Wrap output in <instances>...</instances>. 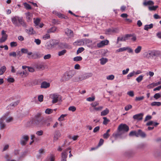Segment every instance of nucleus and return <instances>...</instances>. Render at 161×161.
<instances>
[{
    "label": "nucleus",
    "mask_w": 161,
    "mask_h": 161,
    "mask_svg": "<svg viewBox=\"0 0 161 161\" xmlns=\"http://www.w3.org/2000/svg\"><path fill=\"white\" fill-rule=\"evenodd\" d=\"M42 120L43 117L41 116V114L38 113L33 118L32 122L33 124L40 126L42 125Z\"/></svg>",
    "instance_id": "obj_1"
},
{
    "label": "nucleus",
    "mask_w": 161,
    "mask_h": 161,
    "mask_svg": "<svg viewBox=\"0 0 161 161\" xmlns=\"http://www.w3.org/2000/svg\"><path fill=\"white\" fill-rule=\"evenodd\" d=\"M129 130V127L125 124H120L118 128V130L122 132H127Z\"/></svg>",
    "instance_id": "obj_2"
},
{
    "label": "nucleus",
    "mask_w": 161,
    "mask_h": 161,
    "mask_svg": "<svg viewBox=\"0 0 161 161\" xmlns=\"http://www.w3.org/2000/svg\"><path fill=\"white\" fill-rule=\"evenodd\" d=\"M75 74V70H72L68 71H66L64 74V75L66 80H69L72 78Z\"/></svg>",
    "instance_id": "obj_3"
},
{
    "label": "nucleus",
    "mask_w": 161,
    "mask_h": 161,
    "mask_svg": "<svg viewBox=\"0 0 161 161\" xmlns=\"http://www.w3.org/2000/svg\"><path fill=\"white\" fill-rule=\"evenodd\" d=\"M50 97L52 99V103H54L57 102L59 100V96L56 94H52L50 95Z\"/></svg>",
    "instance_id": "obj_4"
},
{
    "label": "nucleus",
    "mask_w": 161,
    "mask_h": 161,
    "mask_svg": "<svg viewBox=\"0 0 161 161\" xmlns=\"http://www.w3.org/2000/svg\"><path fill=\"white\" fill-rule=\"evenodd\" d=\"M1 34L2 36L0 39V42L3 43L5 42L7 39L8 35L6 34V31H5L4 30H3L2 31Z\"/></svg>",
    "instance_id": "obj_5"
},
{
    "label": "nucleus",
    "mask_w": 161,
    "mask_h": 161,
    "mask_svg": "<svg viewBox=\"0 0 161 161\" xmlns=\"http://www.w3.org/2000/svg\"><path fill=\"white\" fill-rule=\"evenodd\" d=\"M20 19V17L15 16L11 18V21L12 23L15 26H18L19 24L18 21L19 23V20Z\"/></svg>",
    "instance_id": "obj_6"
},
{
    "label": "nucleus",
    "mask_w": 161,
    "mask_h": 161,
    "mask_svg": "<svg viewBox=\"0 0 161 161\" xmlns=\"http://www.w3.org/2000/svg\"><path fill=\"white\" fill-rule=\"evenodd\" d=\"M70 149V148H68L62 153L61 161H66V158L68 155V151Z\"/></svg>",
    "instance_id": "obj_7"
},
{
    "label": "nucleus",
    "mask_w": 161,
    "mask_h": 161,
    "mask_svg": "<svg viewBox=\"0 0 161 161\" xmlns=\"http://www.w3.org/2000/svg\"><path fill=\"white\" fill-rule=\"evenodd\" d=\"M6 119V116H3L0 119V129L3 130L4 129L6 125L4 121Z\"/></svg>",
    "instance_id": "obj_8"
},
{
    "label": "nucleus",
    "mask_w": 161,
    "mask_h": 161,
    "mask_svg": "<svg viewBox=\"0 0 161 161\" xmlns=\"http://www.w3.org/2000/svg\"><path fill=\"white\" fill-rule=\"evenodd\" d=\"M17 75H19L23 78L25 77L28 75L29 72L26 70H24L23 72L18 71L17 73Z\"/></svg>",
    "instance_id": "obj_9"
},
{
    "label": "nucleus",
    "mask_w": 161,
    "mask_h": 161,
    "mask_svg": "<svg viewBox=\"0 0 161 161\" xmlns=\"http://www.w3.org/2000/svg\"><path fill=\"white\" fill-rule=\"evenodd\" d=\"M61 134L60 132L58 131H56L54 135L53 141H56L60 137Z\"/></svg>",
    "instance_id": "obj_10"
},
{
    "label": "nucleus",
    "mask_w": 161,
    "mask_h": 161,
    "mask_svg": "<svg viewBox=\"0 0 161 161\" xmlns=\"http://www.w3.org/2000/svg\"><path fill=\"white\" fill-rule=\"evenodd\" d=\"M143 115V114L142 113L136 114L133 116V118L135 119L139 120H141L142 119Z\"/></svg>",
    "instance_id": "obj_11"
},
{
    "label": "nucleus",
    "mask_w": 161,
    "mask_h": 161,
    "mask_svg": "<svg viewBox=\"0 0 161 161\" xmlns=\"http://www.w3.org/2000/svg\"><path fill=\"white\" fill-rule=\"evenodd\" d=\"M25 14L26 16L27 21V22H30L31 21L32 18V14L29 12L26 13Z\"/></svg>",
    "instance_id": "obj_12"
},
{
    "label": "nucleus",
    "mask_w": 161,
    "mask_h": 161,
    "mask_svg": "<svg viewBox=\"0 0 161 161\" xmlns=\"http://www.w3.org/2000/svg\"><path fill=\"white\" fill-rule=\"evenodd\" d=\"M50 86L49 83L47 82L46 81H43L41 83V87L43 88H47L49 87Z\"/></svg>",
    "instance_id": "obj_13"
},
{
    "label": "nucleus",
    "mask_w": 161,
    "mask_h": 161,
    "mask_svg": "<svg viewBox=\"0 0 161 161\" xmlns=\"http://www.w3.org/2000/svg\"><path fill=\"white\" fill-rule=\"evenodd\" d=\"M65 33L66 35L68 36H69L71 37H74L73 31L69 28L66 29Z\"/></svg>",
    "instance_id": "obj_14"
},
{
    "label": "nucleus",
    "mask_w": 161,
    "mask_h": 161,
    "mask_svg": "<svg viewBox=\"0 0 161 161\" xmlns=\"http://www.w3.org/2000/svg\"><path fill=\"white\" fill-rule=\"evenodd\" d=\"M121 133L120 131L118 130L117 133L113 134L112 137H113L115 140H116L121 137Z\"/></svg>",
    "instance_id": "obj_15"
},
{
    "label": "nucleus",
    "mask_w": 161,
    "mask_h": 161,
    "mask_svg": "<svg viewBox=\"0 0 161 161\" xmlns=\"http://www.w3.org/2000/svg\"><path fill=\"white\" fill-rule=\"evenodd\" d=\"M92 74L91 73H85L82 76V78L83 80H86V79L91 77Z\"/></svg>",
    "instance_id": "obj_16"
},
{
    "label": "nucleus",
    "mask_w": 161,
    "mask_h": 161,
    "mask_svg": "<svg viewBox=\"0 0 161 161\" xmlns=\"http://www.w3.org/2000/svg\"><path fill=\"white\" fill-rule=\"evenodd\" d=\"M19 23L24 28L27 27V25L26 24V23L23 19V18L22 17H20V19L19 20Z\"/></svg>",
    "instance_id": "obj_17"
},
{
    "label": "nucleus",
    "mask_w": 161,
    "mask_h": 161,
    "mask_svg": "<svg viewBox=\"0 0 161 161\" xmlns=\"http://www.w3.org/2000/svg\"><path fill=\"white\" fill-rule=\"evenodd\" d=\"M21 51L22 54H27L28 56L31 55L32 54V53L31 52H28V49L26 48H21Z\"/></svg>",
    "instance_id": "obj_18"
},
{
    "label": "nucleus",
    "mask_w": 161,
    "mask_h": 161,
    "mask_svg": "<svg viewBox=\"0 0 161 161\" xmlns=\"http://www.w3.org/2000/svg\"><path fill=\"white\" fill-rule=\"evenodd\" d=\"M138 137L140 136L142 138H144L146 136L145 133L142 131L141 130H139L137 132Z\"/></svg>",
    "instance_id": "obj_19"
},
{
    "label": "nucleus",
    "mask_w": 161,
    "mask_h": 161,
    "mask_svg": "<svg viewBox=\"0 0 161 161\" xmlns=\"http://www.w3.org/2000/svg\"><path fill=\"white\" fill-rule=\"evenodd\" d=\"M154 4V2L152 0H149L147 1H145L143 3V4L144 6L148 5H153Z\"/></svg>",
    "instance_id": "obj_20"
},
{
    "label": "nucleus",
    "mask_w": 161,
    "mask_h": 161,
    "mask_svg": "<svg viewBox=\"0 0 161 161\" xmlns=\"http://www.w3.org/2000/svg\"><path fill=\"white\" fill-rule=\"evenodd\" d=\"M45 151L43 149H41L39 150V154L37 155V158L39 159L40 158L42 155L44 153Z\"/></svg>",
    "instance_id": "obj_21"
},
{
    "label": "nucleus",
    "mask_w": 161,
    "mask_h": 161,
    "mask_svg": "<svg viewBox=\"0 0 161 161\" xmlns=\"http://www.w3.org/2000/svg\"><path fill=\"white\" fill-rule=\"evenodd\" d=\"M74 43L76 45L78 46H82L84 45L83 41V39L81 40H77V41L74 42Z\"/></svg>",
    "instance_id": "obj_22"
},
{
    "label": "nucleus",
    "mask_w": 161,
    "mask_h": 161,
    "mask_svg": "<svg viewBox=\"0 0 161 161\" xmlns=\"http://www.w3.org/2000/svg\"><path fill=\"white\" fill-rule=\"evenodd\" d=\"M160 84H161V82L160 81L156 83H153L148 85L147 87L148 88H151L155 86H157L158 85Z\"/></svg>",
    "instance_id": "obj_23"
},
{
    "label": "nucleus",
    "mask_w": 161,
    "mask_h": 161,
    "mask_svg": "<svg viewBox=\"0 0 161 161\" xmlns=\"http://www.w3.org/2000/svg\"><path fill=\"white\" fill-rule=\"evenodd\" d=\"M83 41L84 44H90L92 42V41L89 39H83Z\"/></svg>",
    "instance_id": "obj_24"
},
{
    "label": "nucleus",
    "mask_w": 161,
    "mask_h": 161,
    "mask_svg": "<svg viewBox=\"0 0 161 161\" xmlns=\"http://www.w3.org/2000/svg\"><path fill=\"white\" fill-rule=\"evenodd\" d=\"M53 48H54L55 46L58 45L59 43V42L58 40H53L52 41L50 42Z\"/></svg>",
    "instance_id": "obj_25"
},
{
    "label": "nucleus",
    "mask_w": 161,
    "mask_h": 161,
    "mask_svg": "<svg viewBox=\"0 0 161 161\" xmlns=\"http://www.w3.org/2000/svg\"><path fill=\"white\" fill-rule=\"evenodd\" d=\"M37 68L39 69H42L44 68V64L43 63H39L36 65Z\"/></svg>",
    "instance_id": "obj_26"
},
{
    "label": "nucleus",
    "mask_w": 161,
    "mask_h": 161,
    "mask_svg": "<svg viewBox=\"0 0 161 161\" xmlns=\"http://www.w3.org/2000/svg\"><path fill=\"white\" fill-rule=\"evenodd\" d=\"M57 30V27L55 26H53L47 30V33H48L54 32L56 31Z\"/></svg>",
    "instance_id": "obj_27"
},
{
    "label": "nucleus",
    "mask_w": 161,
    "mask_h": 161,
    "mask_svg": "<svg viewBox=\"0 0 161 161\" xmlns=\"http://www.w3.org/2000/svg\"><path fill=\"white\" fill-rule=\"evenodd\" d=\"M153 27V24H151L150 25H147L144 26V29L146 31H148L149 29L152 28Z\"/></svg>",
    "instance_id": "obj_28"
},
{
    "label": "nucleus",
    "mask_w": 161,
    "mask_h": 161,
    "mask_svg": "<svg viewBox=\"0 0 161 161\" xmlns=\"http://www.w3.org/2000/svg\"><path fill=\"white\" fill-rule=\"evenodd\" d=\"M109 112V109L106 108V109L101 112V115L102 116L107 115Z\"/></svg>",
    "instance_id": "obj_29"
},
{
    "label": "nucleus",
    "mask_w": 161,
    "mask_h": 161,
    "mask_svg": "<svg viewBox=\"0 0 161 161\" xmlns=\"http://www.w3.org/2000/svg\"><path fill=\"white\" fill-rule=\"evenodd\" d=\"M100 64L102 65H104L107 62L108 59L106 58H102L100 59Z\"/></svg>",
    "instance_id": "obj_30"
},
{
    "label": "nucleus",
    "mask_w": 161,
    "mask_h": 161,
    "mask_svg": "<svg viewBox=\"0 0 161 161\" xmlns=\"http://www.w3.org/2000/svg\"><path fill=\"white\" fill-rule=\"evenodd\" d=\"M132 35L131 34H127L125 35L123 37L124 41H126V40L130 39V37Z\"/></svg>",
    "instance_id": "obj_31"
},
{
    "label": "nucleus",
    "mask_w": 161,
    "mask_h": 161,
    "mask_svg": "<svg viewBox=\"0 0 161 161\" xmlns=\"http://www.w3.org/2000/svg\"><path fill=\"white\" fill-rule=\"evenodd\" d=\"M114 31H115L114 29L109 28L106 30L105 34H106L110 35L114 32Z\"/></svg>",
    "instance_id": "obj_32"
},
{
    "label": "nucleus",
    "mask_w": 161,
    "mask_h": 161,
    "mask_svg": "<svg viewBox=\"0 0 161 161\" xmlns=\"http://www.w3.org/2000/svg\"><path fill=\"white\" fill-rule=\"evenodd\" d=\"M6 69V67L5 66H2L0 69V75H3Z\"/></svg>",
    "instance_id": "obj_33"
},
{
    "label": "nucleus",
    "mask_w": 161,
    "mask_h": 161,
    "mask_svg": "<svg viewBox=\"0 0 161 161\" xmlns=\"http://www.w3.org/2000/svg\"><path fill=\"white\" fill-rule=\"evenodd\" d=\"M26 32L29 35H32L34 33L33 32V29L32 27L30 28L28 30H26Z\"/></svg>",
    "instance_id": "obj_34"
},
{
    "label": "nucleus",
    "mask_w": 161,
    "mask_h": 161,
    "mask_svg": "<svg viewBox=\"0 0 161 161\" xmlns=\"http://www.w3.org/2000/svg\"><path fill=\"white\" fill-rule=\"evenodd\" d=\"M55 157L54 155L51 154L50 157L47 158L45 161H54Z\"/></svg>",
    "instance_id": "obj_35"
},
{
    "label": "nucleus",
    "mask_w": 161,
    "mask_h": 161,
    "mask_svg": "<svg viewBox=\"0 0 161 161\" xmlns=\"http://www.w3.org/2000/svg\"><path fill=\"white\" fill-rule=\"evenodd\" d=\"M161 105V103L159 102H153L151 103L152 106H159Z\"/></svg>",
    "instance_id": "obj_36"
},
{
    "label": "nucleus",
    "mask_w": 161,
    "mask_h": 161,
    "mask_svg": "<svg viewBox=\"0 0 161 161\" xmlns=\"http://www.w3.org/2000/svg\"><path fill=\"white\" fill-rule=\"evenodd\" d=\"M46 47L47 49L49 50L53 48L50 42L47 43Z\"/></svg>",
    "instance_id": "obj_37"
},
{
    "label": "nucleus",
    "mask_w": 161,
    "mask_h": 161,
    "mask_svg": "<svg viewBox=\"0 0 161 161\" xmlns=\"http://www.w3.org/2000/svg\"><path fill=\"white\" fill-rule=\"evenodd\" d=\"M142 47L141 46H138L135 49V52L136 53H139L141 51Z\"/></svg>",
    "instance_id": "obj_38"
},
{
    "label": "nucleus",
    "mask_w": 161,
    "mask_h": 161,
    "mask_svg": "<svg viewBox=\"0 0 161 161\" xmlns=\"http://www.w3.org/2000/svg\"><path fill=\"white\" fill-rule=\"evenodd\" d=\"M103 119L104 120L103 122V124L104 125H107L110 121V120L106 117H103Z\"/></svg>",
    "instance_id": "obj_39"
},
{
    "label": "nucleus",
    "mask_w": 161,
    "mask_h": 161,
    "mask_svg": "<svg viewBox=\"0 0 161 161\" xmlns=\"http://www.w3.org/2000/svg\"><path fill=\"white\" fill-rule=\"evenodd\" d=\"M129 135L130 136H135L136 137H138L137 132L135 131H131Z\"/></svg>",
    "instance_id": "obj_40"
},
{
    "label": "nucleus",
    "mask_w": 161,
    "mask_h": 161,
    "mask_svg": "<svg viewBox=\"0 0 161 161\" xmlns=\"http://www.w3.org/2000/svg\"><path fill=\"white\" fill-rule=\"evenodd\" d=\"M51 22L53 24L55 25H58L60 24V21L55 19H52Z\"/></svg>",
    "instance_id": "obj_41"
},
{
    "label": "nucleus",
    "mask_w": 161,
    "mask_h": 161,
    "mask_svg": "<svg viewBox=\"0 0 161 161\" xmlns=\"http://www.w3.org/2000/svg\"><path fill=\"white\" fill-rule=\"evenodd\" d=\"M66 50L64 49L61 51H59L58 52V55L59 56H61L64 55L66 53Z\"/></svg>",
    "instance_id": "obj_42"
},
{
    "label": "nucleus",
    "mask_w": 161,
    "mask_h": 161,
    "mask_svg": "<svg viewBox=\"0 0 161 161\" xmlns=\"http://www.w3.org/2000/svg\"><path fill=\"white\" fill-rule=\"evenodd\" d=\"M82 59L81 56H77L73 58V60L75 61H81Z\"/></svg>",
    "instance_id": "obj_43"
},
{
    "label": "nucleus",
    "mask_w": 161,
    "mask_h": 161,
    "mask_svg": "<svg viewBox=\"0 0 161 161\" xmlns=\"http://www.w3.org/2000/svg\"><path fill=\"white\" fill-rule=\"evenodd\" d=\"M158 7V6H149L148 7V9L150 11H155L156 9Z\"/></svg>",
    "instance_id": "obj_44"
},
{
    "label": "nucleus",
    "mask_w": 161,
    "mask_h": 161,
    "mask_svg": "<svg viewBox=\"0 0 161 161\" xmlns=\"http://www.w3.org/2000/svg\"><path fill=\"white\" fill-rule=\"evenodd\" d=\"M24 5L25 8L27 9H31V8L30 5L26 3H24Z\"/></svg>",
    "instance_id": "obj_45"
},
{
    "label": "nucleus",
    "mask_w": 161,
    "mask_h": 161,
    "mask_svg": "<svg viewBox=\"0 0 161 161\" xmlns=\"http://www.w3.org/2000/svg\"><path fill=\"white\" fill-rule=\"evenodd\" d=\"M19 102V101H17L14 103H12L8 106V107H10L11 106H13L14 107L17 105Z\"/></svg>",
    "instance_id": "obj_46"
},
{
    "label": "nucleus",
    "mask_w": 161,
    "mask_h": 161,
    "mask_svg": "<svg viewBox=\"0 0 161 161\" xmlns=\"http://www.w3.org/2000/svg\"><path fill=\"white\" fill-rule=\"evenodd\" d=\"M148 54L152 57L155 56V50L149 51L148 52Z\"/></svg>",
    "instance_id": "obj_47"
},
{
    "label": "nucleus",
    "mask_w": 161,
    "mask_h": 161,
    "mask_svg": "<svg viewBox=\"0 0 161 161\" xmlns=\"http://www.w3.org/2000/svg\"><path fill=\"white\" fill-rule=\"evenodd\" d=\"M50 36L48 34H46L42 36V38L44 40H46L47 39H50Z\"/></svg>",
    "instance_id": "obj_48"
},
{
    "label": "nucleus",
    "mask_w": 161,
    "mask_h": 161,
    "mask_svg": "<svg viewBox=\"0 0 161 161\" xmlns=\"http://www.w3.org/2000/svg\"><path fill=\"white\" fill-rule=\"evenodd\" d=\"M127 50V48H126V47H123L119 48L118 49H117L116 51V52H123Z\"/></svg>",
    "instance_id": "obj_49"
},
{
    "label": "nucleus",
    "mask_w": 161,
    "mask_h": 161,
    "mask_svg": "<svg viewBox=\"0 0 161 161\" xmlns=\"http://www.w3.org/2000/svg\"><path fill=\"white\" fill-rule=\"evenodd\" d=\"M101 42L104 46L105 45H107L109 43V41L108 40H106L102 41Z\"/></svg>",
    "instance_id": "obj_50"
},
{
    "label": "nucleus",
    "mask_w": 161,
    "mask_h": 161,
    "mask_svg": "<svg viewBox=\"0 0 161 161\" xmlns=\"http://www.w3.org/2000/svg\"><path fill=\"white\" fill-rule=\"evenodd\" d=\"M53 110L49 108H47L45 111V113L46 114H50L52 113Z\"/></svg>",
    "instance_id": "obj_51"
},
{
    "label": "nucleus",
    "mask_w": 161,
    "mask_h": 161,
    "mask_svg": "<svg viewBox=\"0 0 161 161\" xmlns=\"http://www.w3.org/2000/svg\"><path fill=\"white\" fill-rule=\"evenodd\" d=\"M68 109L69 111H72V112H74L76 110V108L74 106H70L69 108Z\"/></svg>",
    "instance_id": "obj_52"
},
{
    "label": "nucleus",
    "mask_w": 161,
    "mask_h": 161,
    "mask_svg": "<svg viewBox=\"0 0 161 161\" xmlns=\"http://www.w3.org/2000/svg\"><path fill=\"white\" fill-rule=\"evenodd\" d=\"M95 99V97L92 96V97H89L86 98V100L89 102H92L94 101Z\"/></svg>",
    "instance_id": "obj_53"
},
{
    "label": "nucleus",
    "mask_w": 161,
    "mask_h": 161,
    "mask_svg": "<svg viewBox=\"0 0 161 161\" xmlns=\"http://www.w3.org/2000/svg\"><path fill=\"white\" fill-rule=\"evenodd\" d=\"M21 139L27 142L29 140V137L27 135H24L22 136Z\"/></svg>",
    "instance_id": "obj_54"
},
{
    "label": "nucleus",
    "mask_w": 161,
    "mask_h": 161,
    "mask_svg": "<svg viewBox=\"0 0 161 161\" xmlns=\"http://www.w3.org/2000/svg\"><path fill=\"white\" fill-rule=\"evenodd\" d=\"M99 103L98 102H95L91 104V105L94 108L96 107V106L98 105Z\"/></svg>",
    "instance_id": "obj_55"
},
{
    "label": "nucleus",
    "mask_w": 161,
    "mask_h": 161,
    "mask_svg": "<svg viewBox=\"0 0 161 161\" xmlns=\"http://www.w3.org/2000/svg\"><path fill=\"white\" fill-rule=\"evenodd\" d=\"M84 50V48L83 47L79 48L77 51V54L80 53Z\"/></svg>",
    "instance_id": "obj_56"
},
{
    "label": "nucleus",
    "mask_w": 161,
    "mask_h": 161,
    "mask_svg": "<svg viewBox=\"0 0 161 161\" xmlns=\"http://www.w3.org/2000/svg\"><path fill=\"white\" fill-rule=\"evenodd\" d=\"M144 97L143 96H142L139 97H136L135 100L136 101H140L144 99Z\"/></svg>",
    "instance_id": "obj_57"
},
{
    "label": "nucleus",
    "mask_w": 161,
    "mask_h": 161,
    "mask_svg": "<svg viewBox=\"0 0 161 161\" xmlns=\"http://www.w3.org/2000/svg\"><path fill=\"white\" fill-rule=\"evenodd\" d=\"M161 55V52L158 50H155V56H158Z\"/></svg>",
    "instance_id": "obj_58"
},
{
    "label": "nucleus",
    "mask_w": 161,
    "mask_h": 161,
    "mask_svg": "<svg viewBox=\"0 0 161 161\" xmlns=\"http://www.w3.org/2000/svg\"><path fill=\"white\" fill-rule=\"evenodd\" d=\"M114 78V76L113 75H110L107 77V79L108 80H113Z\"/></svg>",
    "instance_id": "obj_59"
},
{
    "label": "nucleus",
    "mask_w": 161,
    "mask_h": 161,
    "mask_svg": "<svg viewBox=\"0 0 161 161\" xmlns=\"http://www.w3.org/2000/svg\"><path fill=\"white\" fill-rule=\"evenodd\" d=\"M51 57V55L50 54H47V55H45L44 56V59H50Z\"/></svg>",
    "instance_id": "obj_60"
},
{
    "label": "nucleus",
    "mask_w": 161,
    "mask_h": 161,
    "mask_svg": "<svg viewBox=\"0 0 161 161\" xmlns=\"http://www.w3.org/2000/svg\"><path fill=\"white\" fill-rule=\"evenodd\" d=\"M40 20V19L39 18H37L35 21H34V23L36 25H38V24H39Z\"/></svg>",
    "instance_id": "obj_61"
},
{
    "label": "nucleus",
    "mask_w": 161,
    "mask_h": 161,
    "mask_svg": "<svg viewBox=\"0 0 161 161\" xmlns=\"http://www.w3.org/2000/svg\"><path fill=\"white\" fill-rule=\"evenodd\" d=\"M34 42L37 45H39L41 43V41L38 39H35L34 40Z\"/></svg>",
    "instance_id": "obj_62"
},
{
    "label": "nucleus",
    "mask_w": 161,
    "mask_h": 161,
    "mask_svg": "<svg viewBox=\"0 0 161 161\" xmlns=\"http://www.w3.org/2000/svg\"><path fill=\"white\" fill-rule=\"evenodd\" d=\"M36 134L38 136H41L43 134V131L42 130H40V131H36Z\"/></svg>",
    "instance_id": "obj_63"
},
{
    "label": "nucleus",
    "mask_w": 161,
    "mask_h": 161,
    "mask_svg": "<svg viewBox=\"0 0 161 161\" xmlns=\"http://www.w3.org/2000/svg\"><path fill=\"white\" fill-rule=\"evenodd\" d=\"M10 46L12 47H15L17 46V43L16 42H11L10 43Z\"/></svg>",
    "instance_id": "obj_64"
}]
</instances>
